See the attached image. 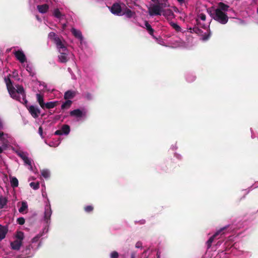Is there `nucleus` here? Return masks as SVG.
<instances>
[{
  "mask_svg": "<svg viewBox=\"0 0 258 258\" xmlns=\"http://www.w3.org/2000/svg\"><path fill=\"white\" fill-rule=\"evenodd\" d=\"M213 19L222 24H225L228 21V17L224 12L216 9L213 16Z\"/></svg>",
  "mask_w": 258,
  "mask_h": 258,
  "instance_id": "obj_1",
  "label": "nucleus"
},
{
  "mask_svg": "<svg viewBox=\"0 0 258 258\" xmlns=\"http://www.w3.org/2000/svg\"><path fill=\"white\" fill-rule=\"evenodd\" d=\"M16 89L14 88L13 94L12 93L9 94L13 98L18 101H21V98L19 96V95H21L22 96L24 97V96L26 95L25 90L23 87L21 85H18L16 86Z\"/></svg>",
  "mask_w": 258,
  "mask_h": 258,
  "instance_id": "obj_2",
  "label": "nucleus"
},
{
  "mask_svg": "<svg viewBox=\"0 0 258 258\" xmlns=\"http://www.w3.org/2000/svg\"><path fill=\"white\" fill-rule=\"evenodd\" d=\"M162 12V7L160 5H153L148 8V13L151 16H160Z\"/></svg>",
  "mask_w": 258,
  "mask_h": 258,
  "instance_id": "obj_3",
  "label": "nucleus"
},
{
  "mask_svg": "<svg viewBox=\"0 0 258 258\" xmlns=\"http://www.w3.org/2000/svg\"><path fill=\"white\" fill-rule=\"evenodd\" d=\"M57 48L58 49L59 52L68 51L67 48L66 46V42L62 38L60 37L55 43Z\"/></svg>",
  "mask_w": 258,
  "mask_h": 258,
  "instance_id": "obj_4",
  "label": "nucleus"
},
{
  "mask_svg": "<svg viewBox=\"0 0 258 258\" xmlns=\"http://www.w3.org/2000/svg\"><path fill=\"white\" fill-rule=\"evenodd\" d=\"M27 108L29 113L33 118H37L39 116V115L40 113V109L38 107L34 105H30L27 107Z\"/></svg>",
  "mask_w": 258,
  "mask_h": 258,
  "instance_id": "obj_5",
  "label": "nucleus"
},
{
  "mask_svg": "<svg viewBox=\"0 0 258 258\" xmlns=\"http://www.w3.org/2000/svg\"><path fill=\"white\" fill-rule=\"evenodd\" d=\"M111 12L116 15L121 16L122 8L119 3H114L110 8Z\"/></svg>",
  "mask_w": 258,
  "mask_h": 258,
  "instance_id": "obj_6",
  "label": "nucleus"
},
{
  "mask_svg": "<svg viewBox=\"0 0 258 258\" xmlns=\"http://www.w3.org/2000/svg\"><path fill=\"white\" fill-rule=\"evenodd\" d=\"M11 75L9 74L7 77H5L4 80L5 83L6 84L9 93L13 94L14 87L13 85L12 81L10 79Z\"/></svg>",
  "mask_w": 258,
  "mask_h": 258,
  "instance_id": "obj_7",
  "label": "nucleus"
},
{
  "mask_svg": "<svg viewBox=\"0 0 258 258\" xmlns=\"http://www.w3.org/2000/svg\"><path fill=\"white\" fill-rule=\"evenodd\" d=\"M86 111H83L80 109H76L70 112V115L71 116H74L77 118H82L86 116Z\"/></svg>",
  "mask_w": 258,
  "mask_h": 258,
  "instance_id": "obj_8",
  "label": "nucleus"
},
{
  "mask_svg": "<svg viewBox=\"0 0 258 258\" xmlns=\"http://www.w3.org/2000/svg\"><path fill=\"white\" fill-rule=\"evenodd\" d=\"M14 54L17 59L20 62L23 63L26 61V57L22 50H17L14 52Z\"/></svg>",
  "mask_w": 258,
  "mask_h": 258,
  "instance_id": "obj_9",
  "label": "nucleus"
},
{
  "mask_svg": "<svg viewBox=\"0 0 258 258\" xmlns=\"http://www.w3.org/2000/svg\"><path fill=\"white\" fill-rule=\"evenodd\" d=\"M224 229L225 228L220 229L219 231H217L213 236L210 237L206 243L207 245V249H209L211 247L212 243L213 242L214 239L217 237V236L220 234Z\"/></svg>",
  "mask_w": 258,
  "mask_h": 258,
  "instance_id": "obj_10",
  "label": "nucleus"
},
{
  "mask_svg": "<svg viewBox=\"0 0 258 258\" xmlns=\"http://www.w3.org/2000/svg\"><path fill=\"white\" fill-rule=\"evenodd\" d=\"M18 156L24 161V163L32 168V162L30 159L25 154L24 152L18 153Z\"/></svg>",
  "mask_w": 258,
  "mask_h": 258,
  "instance_id": "obj_11",
  "label": "nucleus"
},
{
  "mask_svg": "<svg viewBox=\"0 0 258 258\" xmlns=\"http://www.w3.org/2000/svg\"><path fill=\"white\" fill-rule=\"evenodd\" d=\"M51 210L50 208V205H47L45 208V212H44V219L46 222H48L50 220L51 215Z\"/></svg>",
  "mask_w": 258,
  "mask_h": 258,
  "instance_id": "obj_12",
  "label": "nucleus"
},
{
  "mask_svg": "<svg viewBox=\"0 0 258 258\" xmlns=\"http://www.w3.org/2000/svg\"><path fill=\"white\" fill-rule=\"evenodd\" d=\"M71 32L73 35L77 39H78L81 42L83 40V37L82 36L81 32L74 28L71 29Z\"/></svg>",
  "mask_w": 258,
  "mask_h": 258,
  "instance_id": "obj_13",
  "label": "nucleus"
},
{
  "mask_svg": "<svg viewBox=\"0 0 258 258\" xmlns=\"http://www.w3.org/2000/svg\"><path fill=\"white\" fill-rule=\"evenodd\" d=\"M60 52V55H58V58L60 61V62L62 63H66L67 62L68 60V51H61Z\"/></svg>",
  "mask_w": 258,
  "mask_h": 258,
  "instance_id": "obj_14",
  "label": "nucleus"
},
{
  "mask_svg": "<svg viewBox=\"0 0 258 258\" xmlns=\"http://www.w3.org/2000/svg\"><path fill=\"white\" fill-rule=\"evenodd\" d=\"M22 244V242L19 240H15L11 243L12 249L15 250H18Z\"/></svg>",
  "mask_w": 258,
  "mask_h": 258,
  "instance_id": "obj_15",
  "label": "nucleus"
},
{
  "mask_svg": "<svg viewBox=\"0 0 258 258\" xmlns=\"http://www.w3.org/2000/svg\"><path fill=\"white\" fill-rule=\"evenodd\" d=\"M8 231V229L7 227L0 225V241L5 238Z\"/></svg>",
  "mask_w": 258,
  "mask_h": 258,
  "instance_id": "obj_16",
  "label": "nucleus"
},
{
  "mask_svg": "<svg viewBox=\"0 0 258 258\" xmlns=\"http://www.w3.org/2000/svg\"><path fill=\"white\" fill-rule=\"evenodd\" d=\"M76 95L75 91L68 90L65 92L64 95V99L65 100H70L73 99Z\"/></svg>",
  "mask_w": 258,
  "mask_h": 258,
  "instance_id": "obj_17",
  "label": "nucleus"
},
{
  "mask_svg": "<svg viewBox=\"0 0 258 258\" xmlns=\"http://www.w3.org/2000/svg\"><path fill=\"white\" fill-rule=\"evenodd\" d=\"M37 8L40 13L43 14L47 12L49 9V6L47 4H43L41 5H38Z\"/></svg>",
  "mask_w": 258,
  "mask_h": 258,
  "instance_id": "obj_18",
  "label": "nucleus"
},
{
  "mask_svg": "<svg viewBox=\"0 0 258 258\" xmlns=\"http://www.w3.org/2000/svg\"><path fill=\"white\" fill-rule=\"evenodd\" d=\"M58 104V101L48 102H47L46 103H44L43 109H44V108H46L47 109L53 108L54 107L56 106Z\"/></svg>",
  "mask_w": 258,
  "mask_h": 258,
  "instance_id": "obj_19",
  "label": "nucleus"
},
{
  "mask_svg": "<svg viewBox=\"0 0 258 258\" xmlns=\"http://www.w3.org/2000/svg\"><path fill=\"white\" fill-rule=\"evenodd\" d=\"M125 15L127 18H131L135 15V13L132 11L130 9L126 8L125 10L122 12L121 15Z\"/></svg>",
  "mask_w": 258,
  "mask_h": 258,
  "instance_id": "obj_20",
  "label": "nucleus"
},
{
  "mask_svg": "<svg viewBox=\"0 0 258 258\" xmlns=\"http://www.w3.org/2000/svg\"><path fill=\"white\" fill-rule=\"evenodd\" d=\"M229 8V6L223 3L220 2L218 4V8L216 9H219L221 11V12H224L225 13V12L228 10Z\"/></svg>",
  "mask_w": 258,
  "mask_h": 258,
  "instance_id": "obj_21",
  "label": "nucleus"
},
{
  "mask_svg": "<svg viewBox=\"0 0 258 258\" xmlns=\"http://www.w3.org/2000/svg\"><path fill=\"white\" fill-rule=\"evenodd\" d=\"M73 102L70 100H66V101L63 102L61 106V109H69L72 105Z\"/></svg>",
  "mask_w": 258,
  "mask_h": 258,
  "instance_id": "obj_22",
  "label": "nucleus"
},
{
  "mask_svg": "<svg viewBox=\"0 0 258 258\" xmlns=\"http://www.w3.org/2000/svg\"><path fill=\"white\" fill-rule=\"evenodd\" d=\"M36 98L37 101L39 103L40 106L42 108H43V105L44 104V102L43 101V95L41 94H36Z\"/></svg>",
  "mask_w": 258,
  "mask_h": 258,
  "instance_id": "obj_23",
  "label": "nucleus"
},
{
  "mask_svg": "<svg viewBox=\"0 0 258 258\" xmlns=\"http://www.w3.org/2000/svg\"><path fill=\"white\" fill-rule=\"evenodd\" d=\"M60 130H61V132L62 135L64 134V135H67L70 132V127L68 124H63Z\"/></svg>",
  "mask_w": 258,
  "mask_h": 258,
  "instance_id": "obj_24",
  "label": "nucleus"
},
{
  "mask_svg": "<svg viewBox=\"0 0 258 258\" xmlns=\"http://www.w3.org/2000/svg\"><path fill=\"white\" fill-rule=\"evenodd\" d=\"M145 26L146 30L148 31V33L152 36L153 35L154 30L152 28L151 25L149 23V22L147 21L145 22Z\"/></svg>",
  "mask_w": 258,
  "mask_h": 258,
  "instance_id": "obj_25",
  "label": "nucleus"
},
{
  "mask_svg": "<svg viewBox=\"0 0 258 258\" xmlns=\"http://www.w3.org/2000/svg\"><path fill=\"white\" fill-rule=\"evenodd\" d=\"M49 38L55 43L60 37L58 36L54 32H51L48 34Z\"/></svg>",
  "mask_w": 258,
  "mask_h": 258,
  "instance_id": "obj_26",
  "label": "nucleus"
},
{
  "mask_svg": "<svg viewBox=\"0 0 258 258\" xmlns=\"http://www.w3.org/2000/svg\"><path fill=\"white\" fill-rule=\"evenodd\" d=\"M11 184L13 187H16L18 186L19 181L17 178L15 177H12L11 178Z\"/></svg>",
  "mask_w": 258,
  "mask_h": 258,
  "instance_id": "obj_27",
  "label": "nucleus"
},
{
  "mask_svg": "<svg viewBox=\"0 0 258 258\" xmlns=\"http://www.w3.org/2000/svg\"><path fill=\"white\" fill-rule=\"evenodd\" d=\"M7 202L8 200L6 198L0 196V208H3Z\"/></svg>",
  "mask_w": 258,
  "mask_h": 258,
  "instance_id": "obj_28",
  "label": "nucleus"
},
{
  "mask_svg": "<svg viewBox=\"0 0 258 258\" xmlns=\"http://www.w3.org/2000/svg\"><path fill=\"white\" fill-rule=\"evenodd\" d=\"M162 12H163L162 14L164 16L169 17V16H173L174 15L173 12L170 9H167V10L162 11Z\"/></svg>",
  "mask_w": 258,
  "mask_h": 258,
  "instance_id": "obj_29",
  "label": "nucleus"
},
{
  "mask_svg": "<svg viewBox=\"0 0 258 258\" xmlns=\"http://www.w3.org/2000/svg\"><path fill=\"white\" fill-rule=\"evenodd\" d=\"M28 209V205L27 203L25 202H22V206L19 209V212L20 213H23L24 211Z\"/></svg>",
  "mask_w": 258,
  "mask_h": 258,
  "instance_id": "obj_30",
  "label": "nucleus"
},
{
  "mask_svg": "<svg viewBox=\"0 0 258 258\" xmlns=\"http://www.w3.org/2000/svg\"><path fill=\"white\" fill-rule=\"evenodd\" d=\"M24 238V233L23 232L19 231L17 232L16 240H19L20 241L22 242V240H23Z\"/></svg>",
  "mask_w": 258,
  "mask_h": 258,
  "instance_id": "obj_31",
  "label": "nucleus"
},
{
  "mask_svg": "<svg viewBox=\"0 0 258 258\" xmlns=\"http://www.w3.org/2000/svg\"><path fill=\"white\" fill-rule=\"evenodd\" d=\"M41 175L45 178H47L49 177L50 173L48 170L43 169L41 171Z\"/></svg>",
  "mask_w": 258,
  "mask_h": 258,
  "instance_id": "obj_32",
  "label": "nucleus"
},
{
  "mask_svg": "<svg viewBox=\"0 0 258 258\" xmlns=\"http://www.w3.org/2000/svg\"><path fill=\"white\" fill-rule=\"evenodd\" d=\"M170 25L176 31L179 32L181 31L180 27L177 23L172 22L170 23Z\"/></svg>",
  "mask_w": 258,
  "mask_h": 258,
  "instance_id": "obj_33",
  "label": "nucleus"
},
{
  "mask_svg": "<svg viewBox=\"0 0 258 258\" xmlns=\"http://www.w3.org/2000/svg\"><path fill=\"white\" fill-rule=\"evenodd\" d=\"M30 186L34 189L36 190L39 188V182H32L30 183Z\"/></svg>",
  "mask_w": 258,
  "mask_h": 258,
  "instance_id": "obj_34",
  "label": "nucleus"
},
{
  "mask_svg": "<svg viewBox=\"0 0 258 258\" xmlns=\"http://www.w3.org/2000/svg\"><path fill=\"white\" fill-rule=\"evenodd\" d=\"M84 209L86 212L90 213L93 211L94 207H93V206H92L91 205H88V206H85L84 208Z\"/></svg>",
  "mask_w": 258,
  "mask_h": 258,
  "instance_id": "obj_35",
  "label": "nucleus"
},
{
  "mask_svg": "<svg viewBox=\"0 0 258 258\" xmlns=\"http://www.w3.org/2000/svg\"><path fill=\"white\" fill-rule=\"evenodd\" d=\"M53 15L57 18H60L61 17V14L57 9L54 10Z\"/></svg>",
  "mask_w": 258,
  "mask_h": 258,
  "instance_id": "obj_36",
  "label": "nucleus"
},
{
  "mask_svg": "<svg viewBox=\"0 0 258 258\" xmlns=\"http://www.w3.org/2000/svg\"><path fill=\"white\" fill-rule=\"evenodd\" d=\"M17 223L20 225H23L25 223V220L23 217H19L17 220Z\"/></svg>",
  "mask_w": 258,
  "mask_h": 258,
  "instance_id": "obj_37",
  "label": "nucleus"
},
{
  "mask_svg": "<svg viewBox=\"0 0 258 258\" xmlns=\"http://www.w3.org/2000/svg\"><path fill=\"white\" fill-rule=\"evenodd\" d=\"M118 253L116 251H113L110 253V258H118Z\"/></svg>",
  "mask_w": 258,
  "mask_h": 258,
  "instance_id": "obj_38",
  "label": "nucleus"
},
{
  "mask_svg": "<svg viewBox=\"0 0 258 258\" xmlns=\"http://www.w3.org/2000/svg\"><path fill=\"white\" fill-rule=\"evenodd\" d=\"M40 236H41L40 235H37L36 236H35L34 237H33L31 240L32 242L34 243V242H37L39 240Z\"/></svg>",
  "mask_w": 258,
  "mask_h": 258,
  "instance_id": "obj_39",
  "label": "nucleus"
},
{
  "mask_svg": "<svg viewBox=\"0 0 258 258\" xmlns=\"http://www.w3.org/2000/svg\"><path fill=\"white\" fill-rule=\"evenodd\" d=\"M199 17L201 20H202L203 21H205L206 19V16L205 14H204L203 13H201V14H199Z\"/></svg>",
  "mask_w": 258,
  "mask_h": 258,
  "instance_id": "obj_40",
  "label": "nucleus"
},
{
  "mask_svg": "<svg viewBox=\"0 0 258 258\" xmlns=\"http://www.w3.org/2000/svg\"><path fill=\"white\" fill-rule=\"evenodd\" d=\"M31 248V245L30 244L26 246V247L25 248V251H26V254H28L29 253Z\"/></svg>",
  "mask_w": 258,
  "mask_h": 258,
  "instance_id": "obj_41",
  "label": "nucleus"
},
{
  "mask_svg": "<svg viewBox=\"0 0 258 258\" xmlns=\"http://www.w3.org/2000/svg\"><path fill=\"white\" fill-rule=\"evenodd\" d=\"M193 31L196 33H198L201 31V29H199L198 27H195L192 29Z\"/></svg>",
  "mask_w": 258,
  "mask_h": 258,
  "instance_id": "obj_42",
  "label": "nucleus"
},
{
  "mask_svg": "<svg viewBox=\"0 0 258 258\" xmlns=\"http://www.w3.org/2000/svg\"><path fill=\"white\" fill-rule=\"evenodd\" d=\"M136 248H142V243L140 241H138L136 244Z\"/></svg>",
  "mask_w": 258,
  "mask_h": 258,
  "instance_id": "obj_43",
  "label": "nucleus"
},
{
  "mask_svg": "<svg viewBox=\"0 0 258 258\" xmlns=\"http://www.w3.org/2000/svg\"><path fill=\"white\" fill-rule=\"evenodd\" d=\"M22 99L23 101H20L21 102H22V103H24L25 104L27 103L28 101H27V99H26V95H25V96H24H24H22Z\"/></svg>",
  "mask_w": 258,
  "mask_h": 258,
  "instance_id": "obj_44",
  "label": "nucleus"
},
{
  "mask_svg": "<svg viewBox=\"0 0 258 258\" xmlns=\"http://www.w3.org/2000/svg\"><path fill=\"white\" fill-rule=\"evenodd\" d=\"M54 135H62V134L60 130H57V131H56L55 132Z\"/></svg>",
  "mask_w": 258,
  "mask_h": 258,
  "instance_id": "obj_45",
  "label": "nucleus"
},
{
  "mask_svg": "<svg viewBox=\"0 0 258 258\" xmlns=\"http://www.w3.org/2000/svg\"><path fill=\"white\" fill-rule=\"evenodd\" d=\"M39 134L41 136H42L43 134V128L42 126H40L38 129Z\"/></svg>",
  "mask_w": 258,
  "mask_h": 258,
  "instance_id": "obj_46",
  "label": "nucleus"
},
{
  "mask_svg": "<svg viewBox=\"0 0 258 258\" xmlns=\"http://www.w3.org/2000/svg\"><path fill=\"white\" fill-rule=\"evenodd\" d=\"M4 128V123L2 119L0 117V130Z\"/></svg>",
  "mask_w": 258,
  "mask_h": 258,
  "instance_id": "obj_47",
  "label": "nucleus"
},
{
  "mask_svg": "<svg viewBox=\"0 0 258 258\" xmlns=\"http://www.w3.org/2000/svg\"><path fill=\"white\" fill-rule=\"evenodd\" d=\"M86 96L87 98L89 100H90L92 99V95H91V94H90L89 93H87L86 95Z\"/></svg>",
  "mask_w": 258,
  "mask_h": 258,
  "instance_id": "obj_48",
  "label": "nucleus"
},
{
  "mask_svg": "<svg viewBox=\"0 0 258 258\" xmlns=\"http://www.w3.org/2000/svg\"><path fill=\"white\" fill-rule=\"evenodd\" d=\"M209 37H210V34H208L207 35H205L203 37V40H207V39H209Z\"/></svg>",
  "mask_w": 258,
  "mask_h": 258,
  "instance_id": "obj_49",
  "label": "nucleus"
},
{
  "mask_svg": "<svg viewBox=\"0 0 258 258\" xmlns=\"http://www.w3.org/2000/svg\"><path fill=\"white\" fill-rule=\"evenodd\" d=\"M180 5L185 3L184 0H176Z\"/></svg>",
  "mask_w": 258,
  "mask_h": 258,
  "instance_id": "obj_50",
  "label": "nucleus"
},
{
  "mask_svg": "<svg viewBox=\"0 0 258 258\" xmlns=\"http://www.w3.org/2000/svg\"><path fill=\"white\" fill-rule=\"evenodd\" d=\"M4 135V134L3 132H0V139L3 137Z\"/></svg>",
  "mask_w": 258,
  "mask_h": 258,
  "instance_id": "obj_51",
  "label": "nucleus"
},
{
  "mask_svg": "<svg viewBox=\"0 0 258 258\" xmlns=\"http://www.w3.org/2000/svg\"><path fill=\"white\" fill-rule=\"evenodd\" d=\"M145 223V220H143L140 221V224H143Z\"/></svg>",
  "mask_w": 258,
  "mask_h": 258,
  "instance_id": "obj_52",
  "label": "nucleus"
},
{
  "mask_svg": "<svg viewBox=\"0 0 258 258\" xmlns=\"http://www.w3.org/2000/svg\"><path fill=\"white\" fill-rule=\"evenodd\" d=\"M3 152V148L0 146V153H2Z\"/></svg>",
  "mask_w": 258,
  "mask_h": 258,
  "instance_id": "obj_53",
  "label": "nucleus"
},
{
  "mask_svg": "<svg viewBox=\"0 0 258 258\" xmlns=\"http://www.w3.org/2000/svg\"><path fill=\"white\" fill-rule=\"evenodd\" d=\"M66 25L65 24H64V25H63V28H64L66 27Z\"/></svg>",
  "mask_w": 258,
  "mask_h": 258,
  "instance_id": "obj_54",
  "label": "nucleus"
},
{
  "mask_svg": "<svg viewBox=\"0 0 258 258\" xmlns=\"http://www.w3.org/2000/svg\"><path fill=\"white\" fill-rule=\"evenodd\" d=\"M131 258H135L134 255H132Z\"/></svg>",
  "mask_w": 258,
  "mask_h": 258,
  "instance_id": "obj_55",
  "label": "nucleus"
},
{
  "mask_svg": "<svg viewBox=\"0 0 258 258\" xmlns=\"http://www.w3.org/2000/svg\"><path fill=\"white\" fill-rule=\"evenodd\" d=\"M257 11V13L258 14V8H257V11Z\"/></svg>",
  "mask_w": 258,
  "mask_h": 258,
  "instance_id": "obj_56",
  "label": "nucleus"
}]
</instances>
